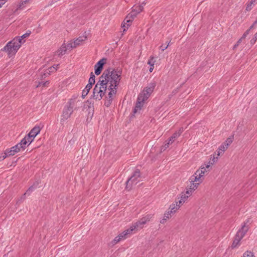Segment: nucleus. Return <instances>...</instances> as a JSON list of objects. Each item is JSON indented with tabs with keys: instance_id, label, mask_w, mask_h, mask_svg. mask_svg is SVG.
Wrapping results in <instances>:
<instances>
[{
	"instance_id": "21",
	"label": "nucleus",
	"mask_w": 257,
	"mask_h": 257,
	"mask_svg": "<svg viewBox=\"0 0 257 257\" xmlns=\"http://www.w3.org/2000/svg\"><path fill=\"white\" fill-rule=\"evenodd\" d=\"M171 212L172 211L168 210L164 213L163 219H162L160 221V223L164 224L167 221V219H169L171 217V215L173 214V213Z\"/></svg>"
},
{
	"instance_id": "26",
	"label": "nucleus",
	"mask_w": 257,
	"mask_h": 257,
	"mask_svg": "<svg viewBox=\"0 0 257 257\" xmlns=\"http://www.w3.org/2000/svg\"><path fill=\"white\" fill-rule=\"evenodd\" d=\"M92 87H90V85H86L85 88L84 89V90L82 91V97L83 98H84V97L87 95L88 92H89V90Z\"/></svg>"
},
{
	"instance_id": "20",
	"label": "nucleus",
	"mask_w": 257,
	"mask_h": 257,
	"mask_svg": "<svg viewBox=\"0 0 257 257\" xmlns=\"http://www.w3.org/2000/svg\"><path fill=\"white\" fill-rule=\"evenodd\" d=\"M202 176H199L195 175V173L190 178V183H201L202 182Z\"/></svg>"
},
{
	"instance_id": "1",
	"label": "nucleus",
	"mask_w": 257,
	"mask_h": 257,
	"mask_svg": "<svg viewBox=\"0 0 257 257\" xmlns=\"http://www.w3.org/2000/svg\"><path fill=\"white\" fill-rule=\"evenodd\" d=\"M121 74V71L118 69L109 68L105 70L93 89V98L98 100H101L106 92L107 84L109 83L108 89L110 92L108 93V98L112 100L113 95L116 92V87L119 83Z\"/></svg>"
},
{
	"instance_id": "29",
	"label": "nucleus",
	"mask_w": 257,
	"mask_h": 257,
	"mask_svg": "<svg viewBox=\"0 0 257 257\" xmlns=\"http://www.w3.org/2000/svg\"><path fill=\"white\" fill-rule=\"evenodd\" d=\"M146 3H143L141 5L139 6L138 7H136V9L134 10H136V12H137V14H139L140 12H142L144 9V7L143 5H145Z\"/></svg>"
},
{
	"instance_id": "30",
	"label": "nucleus",
	"mask_w": 257,
	"mask_h": 257,
	"mask_svg": "<svg viewBox=\"0 0 257 257\" xmlns=\"http://www.w3.org/2000/svg\"><path fill=\"white\" fill-rule=\"evenodd\" d=\"M242 257H255L253 253L250 251H245Z\"/></svg>"
},
{
	"instance_id": "43",
	"label": "nucleus",
	"mask_w": 257,
	"mask_h": 257,
	"mask_svg": "<svg viewBox=\"0 0 257 257\" xmlns=\"http://www.w3.org/2000/svg\"><path fill=\"white\" fill-rule=\"evenodd\" d=\"M54 71L53 70H51L50 67L46 70V73L44 74V75H46L47 74H50L51 72H54Z\"/></svg>"
},
{
	"instance_id": "49",
	"label": "nucleus",
	"mask_w": 257,
	"mask_h": 257,
	"mask_svg": "<svg viewBox=\"0 0 257 257\" xmlns=\"http://www.w3.org/2000/svg\"><path fill=\"white\" fill-rule=\"evenodd\" d=\"M90 79H95V76L93 74V73L92 72H91L90 73Z\"/></svg>"
},
{
	"instance_id": "41",
	"label": "nucleus",
	"mask_w": 257,
	"mask_h": 257,
	"mask_svg": "<svg viewBox=\"0 0 257 257\" xmlns=\"http://www.w3.org/2000/svg\"><path fill=\"white\" fill-rule=\"evenodd\" d=\"M232 142V140L231 138H228L225 142H224L226 144H227V146H228L230 144H231Z\"/></svg>"
},
{
	"instance_id": "46",
	"label": "nucleus",
	"mask_w": 257,
	"mask_h": 257,
	"mask_svg": "<svg viewBox=\"0 0 257 257\" xmlns=\"http://www.w3.org/2000/svg\"><path fill=\"white\" fill-rule=\"evenodd\" d=\"M169 45V43H168V45H167V46H166V47H163V46L162 45L160 46V48L162 50V51H163L168 48Z\"/></svg>"
},
{
	"instance_id": "23",
	"label": "nucleus",
	"mask_w": 257,
	"mask_h": 257,
	"mask_svg": "<svg viewBox=\"0 0 257 257\" xmlns=\"http://www.w3.org/2000/svg\"><path fill=\"white\" fill-rule=\"evenodd\" d=\"M134 230H136V228H134V226L133 225L130 227V228L125 230L123 232H122L121 234H122L123 236L124 237V238H126L127 237V235L128 234H131L133 233V231Z\"/></svg>"
},
{
	"instance_id": "55",
	"label": "nucleus",
	"mask_w": 257,
	"mask_h": 257,
	"mask_svg": "<svg viewBox=\"0 0 257 257\" xmlns=\"http://www.w3.org/2000/svg\"><path fill=\"white\" fill-rule=\"evenodd\" d=\"M238 45H239V44H237V43H236V44L234 46V47H233V49H235V48H236Z\"/></svg>"
},
{
	"instance_id": "18",
	"label": "nucleus",
	"mask_w": 257,
	"mask_h": 257,
	"mask_svg": "<svg viewBox=\"0 0 257 257\" xmlns=\"http://www.w3.org/2000/svg\"><path fill=\"white\" fill-rule=\"evenodd\" d=\"M202 176H199L195 175V173L190 178V183H201L202 182Z\"/></svg>"
},
{
	"instance_id": "37",
	"label": "nucleus",
	"mask_w": 257,
	"mask_h": 257,
	"mask_svg": "<svg viewBox=\"0 0 257 257\" xmlns=\"http://www.w3.org/2000/svg\"><path fill=\"white\" fill-rule=\"evenodd\" d=\"M49 84V81H46L45 82H39V84L37 85L36 87H39L41 85H43V86H47V84Z\"/></svg>"
},
{
	"instance_id": "7",
	"label": "nucleus",
	"mask_w": 257,
	"mask_h": 257,
	"mask_svg": "<svg viewBox=\"0 0 257 257\" xmlns=\"http://www.w3.org/2000/svg\"><path fill=\"white\" fill-rule=\"evenodd\" d=\"M153 216V215L152 214H149L146 215L133 224L134 226V228H136V230H138L143 228L144 225L147 223V222L150 221Z\"/></svg>"
},
{
	"instance_id": "9",
	"label": "nucleus",
	"mask_w": 257,
	"mask_h": 257,
	"mask_svg": "<svg viewBox=\"0 0 257 257\" xmlns=\"http://www.w3.org/2000/svg\"><path fill=\"white\" fill-rule=\"evenodd\" d=\"M137 15L138 14L137 12H136V10H133L126 17L124 20V21H126V23H124V24L122 26V27L123 28V32L125 31L126 29H127L128 26H130V24H127L126 26H125V25L127 23H131L133 21L134 19L137 16Z\"/></svg>"
},
{
	"instance_id": "36",
	"label": "nucleus",
	"mask_w": 257,
	"mask_h": 257,
	"mask_svg": "<svg viewBox=\"0 0 257 257\" xmlns=\"http://www.w3.org/2000/svg\"><path fill=\"white\" fill-rule=\"evenodd\" d=\"M10 156L9 155L7 154V151L6 150L5 153H2L0 156V161L4 160L7 157Z\"/></svg>"
},
{
	"instance_id": "48",
	"label": "nucleus",
	"mask_w": 257,
	"mask_h": 257,
	"mask_svg": "<svg viewBox=\"0 0 257 257\" xmlns=\"http://www.w3.org/2000/svg\"><path fill=\"white\" fill-rule=\"evenodd\" d=\"M6 2V1L5 0H0V8H1L2 6L5 4Z\"/></svg>"
},
{
	"instance_id": "35",
	"label": "nucleus",
	"mask_w": 257,
	"mask_h": 257,
	"mask_svg": "<svg viewBox=\"0 0 257 257\" xmlns=\"http://www.w3.org/2000/svg\"><path fill=\"white\" fill-rule=\"evenodd\" d=\"M228 148L227 144H226L224 142L220 146L219 148L222 152H224Z\"/></svg>"
},
{
	"instance_id": "6",
	"label": "nucleus",
	"mask_w": 257,
	"mask_h": 257,
	"mask_svg": "<svg viewBox=\"0 0 257 257\" xmlns=\"http://www.w3.org/2000/svg\"><path fill=\"white\" fill-rule=\"evenodd\" d=\"M26 148V141L22 140L21 142L11 148L10 150L7 149V154L10 156L14 155L16 153H18L21 150H24Z\"/></svg>"
},
{
	"instance_id": "45",
	"label": "nucleus",
	"mask_w": 257,
	"mask_h": 257,
	"mask_svg": "<svg viewBox=\"0 0 257 257\" xmlns=\"http://www.w3.org/2000/svg\"><path fill=\"white\" fill-rule=\"evenodd\" d=\"M252 5H250V3L247 4L246 7V10L247 11H249L251 10V6Z\"/></svg>"
},
{
	"instance_id": "39",
	"label": "nucleus",
	"mask_w": 257,
	"mask_h": 257,
	"mask_svg": "<svg viewBox=\"0 0 257 257\" xmlns=\"http://www.w3.org/2000/svg\"><path fill=\"white\" fill-rule=\"evenodd\" d=\"M95 83V79H89V83L87 85H90V87H92V85Z\"/></svg>"
},
{
	"instance_id": "14",
	"label": "nucleus",
	"mask_w": 257,
	"mask_h": 257,
	"mask_svg": "<svg viewBox=\"0 0 257 257\" xmlns=\"http://www.w3.org/2000/svg\"><path fill=\"white\" fill-rule=\"evenodd\" d=\"M212 164L213 163L209 162L208 164L205 167H201L199 170H197L195 172V175L203 176L205 173L207 172V169H208Z\"/></svg>"
},
{
	"instance_id": "27",
	"label": "nucleus",
	"mask_w": 257,
	"mask_h": 257,
	"mask_svg": "<svg viewBox=\"0 0 257 257\" xmlns=\"http://www.w3.org/2000/svg\"><path fill=\"white\" fill-rule=\"evenodd\" d=\"M122 239H124V237L123 236L122 234L120 233L119 235L115 237V238L112 241V243L113 244H116Z\"/></svg>"
},
{
	"instance_id": "28",
	"label": "nucleus",
	"mask_w": 257,
	"mask_h": 257,
	"mask_svg": "<svg viewBox=\"0 0 257 257\" xmlns=\"http://www.w3.org/2000/svg\"><path fill=\"white\" fill-rule=\"evenodd\" d=\"M181 133H182V132L181 131V130H180L179 132H175L170 137L171 138V140H174V141L176 139L178 138L180 136Z\"/></svg>"
},
{
	"instance_id": "54",
	"label": "nucleus",
	"mask_w": 257,
	"mask_h": 257,
	"mask_svg": "<svg viewBox=\"0 0 257 257\" xmlns=\"http://www.w3.org/2000/svg\"><path fill=\"white\" fill-rule=\"evenodd\" d=\"M254 27H255V26H254V25H253V24H252V25L249 27V28L248 30H249V31H250V30L251 29H252Z\"/></svg>"
},
{
	"instance_id": "4",
	"label": "nucleus",
	"mask_w": 257,
	"mask_h": 257,
	"mask_svg": "<svg viewBox=\"0 0 257 257\" xmlns=\"http://www.w3.org/2000/svg\"><path fill=\"white\" fill-rule=\"evenodd\" d=\"M141 178V173L140 170L136 169L134 172L133 175L126 182V189L130 190L133 185H136L139 181Z\"/></svg>"
},
{
	"instance_id": "58",
	"label": "nucleus",
	"mask_w": 257,
	"mask_h": 257,
	"mask_svg": "<svg viewBox=\"0 0 257 257\" xmlns=\"http://www.w3.org/2000/svg\"><path fill=\"white\" fill-rule=\"evenodd\" d=\"M256 24H257V21H255L253 24V25H254V26H255Z\"/></svg>"
},
{
	"instance_id": "38",
	"label": "nucleus",
	"mask_w": 257,
	"mask_h": 257,
	"mask_svg": "<svg viewBox=\"0 0 257 257\" xmlns=\"http://www.w3.org/2000/svg\"><path fill=\"white\" fill-rule=\"evenodd\" d=\"M257 39V33L254 35V37L250 40V43L251 44H254Z\"/></svg>"
},
{
	"instance_id": "57",
	"label": "nucleus",
	"mask_w": 257,
	"mask_h": 257,
	"mask_svg": "<svg viewBox=\"0 0 257 257\" xmlns=\"http://www.w3.org/2000/svg\"><path fill=\"white\" fill-rule=\"evenodd\" d=\"M255 0H251L250 1V5L253 4L255 2Z\"/></svg>"
},
{
	"instance_id": "59",
	"label": "nucleus",
	"mask_w": 257,
	"mask_h": 257,
	"mask_svg": "<svg viewBox=\"0 0 257 257\" xmlns=\"http://www.w3.org/2000/svg\"><path fill=\"white\" fill-rule=\"evenodd\" d=\"M256 21H257V19H256Z\"/></svg>"
},
{
	"instance_id": "5",
	"label": "nucleus",
	"mask_w": 257,
	"mask_h": 257,
	"mask_svg": "<svg viewBox=\"0 0 257 257\" xmlns=\"http://www.w3.org/2000/svg\"><path fill=\"white\" fill-rule=\"evenodd\" d=\"M247 231V228L246 227H245V226L241 227L237 231L231 245L232 248L236 247L238 245L239 241L243 238Z\"/></svg>"
},
{
	"instance_id": "50",
	"label": "nucleus",
	"mask_w": 257,
	"mask_h": 257,
	"mask_svg": "<svg viewBox=\"0 0 257 257\" xmlns=\"http://www.w3.org/2000/svg\"><path fill=\"white\" fill-rule=\"evenodd\" d=\"M222 152L221 151V150H220V149L219 148L218 151H217V156H220V155L221 154V153H222Z\"/></svg>"
},
{
	"instance_id": "44",
	"label": "nucleus",
	"mask_w": 257,
	"mask_h": 257,
	"mask_svg": "<svg viewBox=\"0 0 257 257\" xmlns=\"http://www.w3.org/2000/svg\"><path fill=\"white\" fill-rule=\"evenodd\" d=\"M111 101L112 100H110V99H108L105 102V105L106 106H109L111 103Z\"/></svg>"
},
{
	"instance_id": "33",
	"label": "nucleus",
	"mask_w": 257,
	"mask_h": 257,
	"mask_svg": "<svg viewBox=\"0 0 257 257\" xmlns=\"http://www.w3.org/2000/svg\"><path fill=\"white\" fill-rule=\"evenodd\" d=\"M248 224H250V218H248L243 223V225L241 227H243V226H245V227H246L247 228V230H248L249 229V225Z\"/></svg>"
},
{
	"instance_id": "32",
	"label": "nucleus",
	"mask_w": 257,
	"mask_h": 257,
	"mask_svg": "<svg viewBox=\"0 0 257 257\" xmlns=\"http://www.w3.org/2000/svg\"><path fill=\"white\" fill-rule=\"evenodd\" d=\"M31 34V31L28 30L26 33L23 35L21 37H18L19 38L22 39V41H24L23 39L28 37Z\"/></svg>"
},
{
	"instance_id": "51",
	"label": "nucleus",
	"mask_w": 257,
	"mask_h": 257,
	"mask_svg": "<svg viewBox=\"0 0 257 257\" xmlns=\"http://www.w3.org/2000/svg\"><path fill=\"white\" fill-rule=\"evenodd\" d=\"M217 160V157H215L214 156L213 157V158H212V161H213V163L216 162Z\"/></svg>"
},
{
	"instance_id": "16",
	"label": "nucleus",
	"mask_w": 257,
	"mask_h": 257,
	"mask_svg": "<svg viewBox=\"0 0 257 257\" xmlns=\"http://www.w3.org/2000/svg\"><path fill=\"white\" fill-rule=\"evenodd\" d=\"M178 201H176L172 204H171L168 210L169 211H172V213L173 214L175 213L178 209L181 206V204H179V203H178Z\"/></svg>"
},
{
	"instance_id": "2",
	"label": "nucleus",
	"mask_w": 257,
	"mask_h": 257,
	"mask_svg": "<svg viewBox=\"0 0 257 257\" xmlns=\"http://www.w3.org/2000/svg\"><path fill=\"white\" fill-rule=\"evenodd\" d=\"M25 42V41H22V39L15 38L13 40L9 42L2 50L6 51L10 57L17 53L21 47V45Z\"/></svg>"
},
{
	"instance_id": "42",
	"label": "nucleus",
	"mask_w": 257,
	"mask_h": 257,
	"mask_svg": "<svg viewBox=\"0 0 257 257\" xmlns=\"http://www.w3.org/2000/svg\"><path fill=\"white\" fill-rule=\"evenodd\" d=\"M58 67H59V65L58 64L56 65H54L53 66L50 67V69L51 70H53V71L55 72V71H56L57 70V69L58 68Z\"/></svg>"
},
{
	"instance_id": "25",
	"label": "nucleus",
	"mask_w": 257,
	"mask_h": 257,
	"mask_svg": "<svg viewBox=\"0 0 257 257\" xmlns=\"http://www.w3.org/2000/svg\"><path fill=\"white\" fill-rule=\"evenodd\" d=\"M30 0H21V1L20 2L19 4L17 5V7L16 10H15V12L19 10L22 9L26 4H27Z\"/></svg>"
},
{
	"instance_id": "40",
	"label": "nucleus",
	"mask_w": 257,
	"mask_h": 257,
	"mask_svg": "<svg viewBox=\"0 0 257 257\" xmlns=\"http://www.w3.org/2000/svg\"><path fill=\"white\" fill-rule=\"evenodd\" d=\"M249 30H247L243 34V35L241 37V39H244L249 34Z\"/></svg>"
},
{
	"instance_id": "53",
	"label": "nucleus",
	"mask_w": 257,
	"mask_h": 257,
	"mask_svg": "<svg viewBox=\"0 0 257 257\" xmlns=\"http://www.w3.org/2000/svg\"><path fill=\"white\" fill-rule=\"evenodd\" d=\"M154 69V65H153V66H151V67L150 68V69H149V71L150 72H152L153 71Z\"/></svg>"
},
{
	"instance_id": "47",
	"label": "nucleus",
	"mask_w": 257,
	"mask_h": 257,
	"mask_svg": "<svg viewBox=\"0 0 257 257\" xmlns=\"http://www.w3.org/2000/svg\"><path fill=\"white\" fill-rule=\"evenodd\" d=\"M33 189H34V187H33V186H31V187H30L28 189V190L27 191V193H29L31 192L32 191H33Z\"/></svg>"
},
{
	"instance_id": "12",
	"label": "nucleus",
	"mask_w": 257,
	"mask_h": 257,
	"mask_svg": "<svg viewBox=\"0 0 257 257\" xmlns=\"http://www.w3.org/2000/svg\"><path fill=\"white\" fill-rule=\"evenodd\" d=\"M145 100H146L142 97L141 96L139 95L135 107L133 110L134 114H136L141 110L142 106H143L144 102Z\"/></svg>"
},
{
	"instance_id": "3",
	"label": "nucleus",
	"mask_w": 257,
	"mask_h": 257,
	"mask_svg": "<svg viewBox=\"0 0 257 257\" xmlns=\"http://www.w3.org/2000/svg\"><path fill=\"white\" fill-rule=\"evenodd\" d=\"M74 102L72 100L69 101L63 109L62 114L60 117V122L63 123L69 118L73 112Z\"/></svg>"
},
{
	"instance_id": "52",
	"label": "nucleus",
	"mask_w": 257,
	"mask_h": 257,
	"mask_svg": "<svg viewBox=\"0 0 257 257\" xmlns=\"http://www.w3.org/2000/svg\"><path fill=\"white\" fill-rule=\"evenodd\" d=\"M243 39H241V37L237 41V43L239 44Z\"/></svg>"
},
{
	"instance_id": "34",
	"label": "nucleus",
	"mask_w": 257,
	"mask_h": 257,
	"mask_svg": "<svg viewBox=\"0 0 257 257\" xmlns=\"http://www.w3.org/2000/svg\"><path fill=\"white\" fill-rule=\"evenodd\" d=\"M155 61L154 60V57L153 56H151L150 59L148 61V64L150 65V66H153L154 65Z\"/></svg>"
},
{
	"instance_id": "19",
	"label": "nucleus",
	"mask_w": 257,
	"mask_h": 257,
	"mask_svg": "<svg viewBox=\"0 0 257 257\" xmlns=\"http://www.w3.org/2000/svg\"><path fill=\"white\" fill-rule=\"evenodd\" d=\"M202 176H199L195 175V173L190 178V183H201L202 182Z\"/></svg>"
},
{
	"instance_id": "8",
	"label": "nucleus",
	"mask_w": 257,
	"mask_h": 257,
	"mask_svg": "<svg viewBox=\"0 0 257 257\" xmlns=\"http://www.w3.org/2000/svg\"><path fill=\"white\" fill-rule=\"evenodd\" d=\"M156 86V83L153 82L150 83L149 86L146 87L143 90V91L139 94V96H141L142 97L147 100L151 94L153 92L154 89Z\"/></svg>"
},
{
	"instance_id": "24",
	"label": "nucleus",
	"mask_w": 257,
	"mask_h": 257,
	"mask_svg": "<svg viewBox=\"0 0 257 257\" xmlns=\"http://www.w3.org/2000/svg\"><path fill=\"white\" fill-rule=\"evenodd\" d=\"M174 142V140H171V138H170L169 140L168 141H166L164 144V145L161 148V152H162L164 151Z\"/></svg>"
},
{
	"instance_id": "15",
	"label": "nucleus",
	"mask_w": 257,
	"mask_h": 257,
	"mask_svg": "<svg viewBox=\"0 0 257 257\" xmlns=\"http://www.w3.org/2000/svg\"><path fill=\"white\" fill-rule=\"evenodd\" d=\"M199 183H190V185L188 186L186 188V192L188 195H190V196L192 194V193L193 191H195L198 187Z\"/></svg>"
},
{
	"instance_id": "22",
	"label": "nucleus",
	"mask_w": 257,
	"mask_h": 257,
	"mask_svg": "<svg viewBox=\"0 0 257 257\" xmlns=\"http://www.w3.org/2000/svg\"><path fill=\"white\" fill-rule=\"evenodd\" d=\"M190 196V195H188L187 194H186V192L185 193H182L181 194L180 200L178 201V203H179L180 204L182 205L183 203H185V202L187 200V199Z\"/></svg>"
},
{
	"instance_id": "13",
	"label": "nucleus",
	"mask_w": 257,
	"mask_h": 257,
	"mask_svg": "<svg viewBox=\"0 0 257 257\" xmlns=\"http://www.w3.org/2000/svg\"><path fill=\"white\" fill-rule=\"evenodd\" d=\"M72 48H70V43L68 44H63L61 47L57 51L58 56H61L64 55L67 50H71Z\"/></svg>"
},
{
	"instance_id": "11",
	"label": "nucleus",
	"mask_w": 257,
	"mask_h": 257,
	"mask_svg": "<svg viewBox=\"0 0 257 257\" xmlns=\"http://www.w3.org/2000/svg\"><path fill=\"white\" fill-rule=\"evenodd\" d=\"M86 36H82L78 38L74 41H71L70 43V48H75L80 45L84 41L87 39Z\"/></svg>"
},
{
	"instance_id": "10",
	"label": "nucleus",
	"mask_w": 257,
	"mask_h": 257,
	"mask_svg": "<svg viewBox=\"0 0 257 257\" xmlns=\"http://www.w3.org/2000/svg\"><path fill=\"white\" fill-rule=\"evenodd\" d=\"M106 59L102 58L95 65V74L96 75H98L101 73L103 65L106 63Z\"/></svg>"
},
{
	"instance_id": "31",
	"label": "nucleus",
	"mask_w": 257,
	"mask_h": 257,
	"mask_svg": "<svg viewBox=\"0 0 257 257\" xmlns=\"http://www.w3.org/2000/svg\"><path fill=\"white\" fill-rule=\"evenodd\" d=\"M25 140L26 141V145L28 143H30V144L34 140V138H33V137L29 138V134H28V136H26V137H25L22 140Z\"/></svg>"
},
{
	"instance_id": "17",
	"label": "nucleus",
	"mask_w": 257,
	"mask_h": 257,
	"mask_svg": "<svg viewBox=\"0 0 257 257\" xmlns=\"http://www.w3.org/2000/svg\"><path fill=\"white\" fill-rule=\"evenodd\" d=\"M41 128L39 126H35L29 133V137L34 138L40 132Z\"/></svg>"
},
{
	"instance_id": "56",
	"label": "nucleus",
	"mask_w": 257,
	"mask_h": 257,
	"mask_svg": "<svg viewBox=\"0 0 257 257\" xmlns=\"http://www.w3.org/2000/svg\"><path fill=\"white\" fill-rule=\"evenodd\" d=\"M26 194V193H25L23 196L22 197H21V199H25V195Z\"/></svg>"
}]
</instances>
